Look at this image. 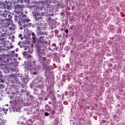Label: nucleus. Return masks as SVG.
Listing matches in <instances>:
<instances>
[{"instance_id":"nucleus-1","label":"nucleus","mask_w":125,"mask_h":125,"mask_svg":"<svg viewBox=\"0 0 125 125\" xmlns=\"http://www.w3.org/2000/svg\"><path fill=\"white\" fill-rule=\"evenodd\" d=\"M34 42L35 47L37 50V53L38 54V55L40 57H41L42 53L45 51L44 49L46 47L45 45L47 44V42L44 40V36H40L34 41Z\"/></svg>"},{"instance_id":"nucleus-2","label":"nucleus","mask_w":125,"mask_h":125,"mask_svg":"<svg viewBox=\"0 0 125 125\" xmlns=\"http://www.w3.org/2000/svg\"><path fill=\"white\" fill-rule=\"evenodd\" d=\"M29 22H31V20L25 15H23L20 17V20L18 21V24L19 26H23L25 28V23H28Z\"/></svg>"},{"instance_id":"nucleus-3","label":"nucleus","mask_w":125,"mask_h":125,"mask_svg":"<svg viewBox=\"0 0 125 125\" xmlns=\"http://www.w3.org/2000/svg\"><path fill=\"white\" fill-rule=\"evenodd\" d=\"M23 8H24L23 5L17 4L15 5L14 12L16 14H21L22 12V10H23Z\"/></svg>"},{"instance_id":"nucleus-4","label":"nucleus","mask_w":125,"mask_h":125,"mask_svg":"<svg viewBox=\"0 0 125 125\" xmlns=\"http://www.w3.org/2000/svg\"><path fill=\"white\" fill-rule=\"evenodd\" d=\"M2 7L4 9H8V10H11L12 8V5L9 1H4L2 3Z\"/></svg>"},{"instance_id":"nucleus-5","label":"nucleus","mask_w":125,"mask_h":125,"mask_svg":"<svg viewBox=\"0 0 125 125\" xmlns=\"http://www.w3.org/2000/svg\"><path fill=\"white\" fill-rule=\"evenodd\" d=\"M13 95L14 96V98H15V100L17 101H18V102H21V103L23 102V99L20 96V95H19V94L17 93V92H13Z\"/></svg>"},{"instance_id":"nucleus-6","label":"nucleus","mask_w":125,"mask_h":125,"mask_svg":"<svg viewBox=\"0 0 125 125\" xmlns=\"http://www.w3.org/2000/svg\"><path fill=\"white\" fill-rule=\"evenodd\" d=\"M42 67L43 71H48V70H49V65H48V64H46V63L44 62H42Z\"/></svg>"},{"instance_id":"nucleus-7","label":"nucleus","mask_w":125,"mask_h":125,"mask_svg":"<svg viewBox=\"0 0 125 125\" xmlns=\"http://www.w3.org/2000/svg\"><path fill=\"white\" fill-rule=\"evenodd\" d=\"M35 28L37 29V31H42V30H44V28L42 25V23L36 22L35 23Z\"/></svg>"},{"instance_id":"nucleus-8","label":"nucleus","mask_w":125,"mask_h":125,"mask_svg":"<svg viewBox=\"0 0 125 125\" xmlns=\"http://www.w3.org/2000/svg\"><path fill=\"white\" fill-rule=\"evenodd\" d=\"M32 11V12H31V13L32 14H33L34 17H38L40 15V13L38 11V9L36 7L33 9Z\"/></svg>"},{"instance_id":"nucleus-9","label":"nucleus","mask_w":125,"mask_h":125,"mask_svg":"<svg viewBox=\"0 0 125 125\" xmlns=\"http://www.w3.org/2000/svg\"><path fill=\"white\" fill-rule=\"evenodd\" d=\"M43 53H44V52H43L42 54V55L41 57H40V56L39 55V54L37 53V55L39 57V61H41V62H45L47 60L46 58L45 57H42V54H43Z\"/></svg>"},{"instance_id":"nucleus-10","label":"nucleus","mask_w":125,"mask_h":125,"mask_svg":"<svg viewBox=\"0 0 125 125\" xmlns=\"http://www.w3.org/2000/svg\"><path fill=\"white\" fill-rule=\"evenodd\" d=\"M37 80L38 83H41V84H43V83H44V79H43L42 77L38 76Z\"/></svg>"},{"instance_id":"nucleus-11","label":"nucleus","mask_w":125,"mask_h":125,"mask_svg":"<svg viewBox=\"0 0 125 125\" xmlns=\"http://www.w3.org/2000/svg\"><path fill=\"white\" fill-rule=\"evenodd\" d=\"M9 12L5 10L4 13L0 14V16H1V17H3V18H7V15H8Z\"/></svg>"},{"instance_id":"nucleus-12","label":"nucleus","mask_w":125,"mask_h":125,"mask_svg":"<svg viewBox=\"0 0 125 125\" xmlns=\"http://www.w3.org/2000/svg\"><path fill=\"white\" fill-rule=\"evenodd\" d=\"M17 93H18V94H19V95L20 96H22V95H23V94L26 93V91H25V90L24 89H21V90L20 91H16Z\"/></svg>"},{"instance_id":"nucleus-13","label":"nucleus","mask_w":125,"mask_h":125,"mask_svg":"<svg viewBox=\"0 0 125 125\" xmlns=\"http://www.w3.org/2000/svg\"><path fill=\"white\" fill-rule=\"evenodd\" d=\"M6 18H7L6 19V21H11V19L12 18V16L11 15V14H10V13H8Z\"/></svg>"},{"instance_id":"nucleus-14","label":"nucleus","mask_w":125,"mask_h":125,"mask_svg":"<svg viewBox=\"0 0 125 125\" xmlns=\"http://www.w3.org/2000/svg\"><path fill=\"white\" fill-rule=\"evenodd\" d=\"M14 20L15 22H19V20H20V15H15ZM19 20V21H18Z\"/></svg>"},{"instance_id":"nucleus-15","label":"nucleus","mask_w":125,"mask_h":125,"mask_svg":"<svg viewBox=\"0 0 125 125\" xmlns=\"http://www.w3.org/2000/svg\"><path fill=\"white\" fill-rule=\"evenodd\" d=\"M31 36L33 37L32 40L34 42L35 41L38 39L37 38V35H36V34H35V33H34V32H32L31 33Z\"/></svg>"},{"instance_id":"nucleus-16","label":"nucleus","mask_w":125,"mask_h":125,"mask_svg":"<svg viewBox=\"0 0 125 125\" xmlns=\"http://www.w3.org/2000/svg\"><path fill=\"white\" fill-rule=\"evenodd\" d=\"M21 82H25V83L29 81V80L26 76L25 77L24 76L21 77Z\"/></svg>"},{"instance_id":"nucleus-17","label":"nucleus","mask_w":125,"mask_h":125,"mask_svg":"<svg viewBox=\"0 0 125 125\" xmlns=\"http://www.w3.org/2000/svg\"><path fill=\"white\" fill-rule=\"evenodd\" d=\"M46 20H47V22H48L49 24H51V21H54V20L51 19V17H50L47 18Z\"/></svg>"},{"instance_id":"nucleus-18","label":"nucleus","mask_w":125,"mask_h":125,"mask_svg":"<svg viewBox=\"0 0 125 125\" xmlns=\"http://www.w3.org/2000/svg\"><path fill=\"white\" fill-rule=\"evenodd\" d=\"M34 18L35 19V21H41V20H42V17H34Z\"/></svg>"},{"instance_id":"nucleus-19","label":"nucleus","mask_w":125,"mask_h":125,"mask_svg":"<svg viewBox=\"0 0 125 125\" xmlns=\"http://www.w3.org/2000/svg\"><path fill=\"white\" fill-rule=\"evenodd\" d=\"M42 4L43 5H47L48 4V0H43L42 1Z\"/></svg>"},{"instance_id":"nucleus-20","label":"nucleus","mask_w":125,"mask_h":125,"mask_svg":"<svg viewBox=\"0 0 125 125\" xmlns=\"http://www.w3.org/2000/svg\"><path fill=\"white\" fill-rule=\"evenodd\" d=\"M39 35L40 36H45V35H47V33L46 32H43V31H39Z\"/></svg>"},{"instance_id":"nucleus-21","label":"nucleus","mask_w":125,"mask_h":125,"mask_svg":"<svg viewBox=\"0 0 125 125\" xmlns=\"http://www.w3.org/2000/svg\"><path fill=\"white\" fill-rule=\"evenodd\" d=\"M15 82L16 83H18V84H20V81L19 80V78H18V77H16L15 78Z\"/></svg>"},{"instance_id":"nucleus-22","label":"nucleus","mask_w":125,"mask_h":125,"mask_svg":"<svg viewBox=\"0 0 125 125\" xmlns=\"http://www.w3.org/2000/svg\"><path fill=\"white\" fill-rule=\"evenodd\" d=\"M35 5H27V8H29V9H30L31 10H33L34 8H35Z\"/></svg>"},{"instance_id":"nucleus-23","label":"nucleus","mask_w":125,"mask_h":125,"mask_svg":"<svg viewBox=\"0 0 125 125\" xmlns=\"http://www.w3.org/2000/svg\"><path fill=\"white\" fill-rule=\"evenodd\" d=\"M31 65H33V66H37V61H33L30 62Z\"/></svg>"},{"instance_id":"nucleus-24","label":"nucleus","mask_w":125,"mask_h":125,"mask_svg":"<svg viewBox=\"0 0 125 125\" xmlns=\"http://www.w3.org/2000/svg\"><path fill=\"white\" fill-rule=\"evenodd\" d=\"M6 50L5 49L2 48V46H0V53H1Z\"/></svg>"},{"instance_id":"nucleus-25","label":"nucleus","mask_w":125,"mask_h":125,"mask_svg":"<svg viewBox=\"0 0 125 125\" xmlns=\"http://www.w3.org/2000/svg\"><path fill=\"white\" fill-rule=\"evenodd\" d=\"M22 47H26V43L25 42H22L20 48H22Z\"/></svg>"},{"instance_id":"nucleus-26","label":"nucleus","mask_w":125,"mask_h":125,"mask_svg":"<svg viewBox=\"0 0 125 125\" xmlns=\"http://www.w3.org/2000/svg\"><path fill=\"white\" fill-rule=\"evenodd\" d=\"M44 11H45V13L46 14H48V13H49V12H50L49 10H48V8H47V7L44 8Z\"/></svg>"},{"instance_id":"nucleus-27","label":"nucleus","mask_w":125,"mask_h":125,"mask_svg":"<svg viewBox=\"0 0 125 125\" xmlns=\"http://www.w3.org/2000/svg\"><path fill=\"white\" fill-rule=\"evenodd\" d=\"M28 67H30V69H33V68H34V66L33 64H32L31 62H29L28 63Z\"/></svg>"},{"instance_id":"nucleus-28","label":"nucleus","mask_w":125,"mask_h":125,"mask_svg":"<svg viewBox=\"0 0 125 125\" xmlns=\"http://www.w3.org/2000/svg\"><path fill=\"white\" fill-rule=\"evenodd\" d=\"M54 15L53 14V13H49V12L46 15V17H50V16H53Z\"/></svg>"},{"instance_id":"nucleus-29","label":"nucleus","mask_w":125,"mask_h":125,"mask_svg":"<svg viewBox=\"0 0 125 125\" xmlns=\"http://www.w3.org/2000/svg\"><path fill=\"white\" fill-rule=\"evenodd\" d=\"M32 26V23H28L26 24H25V27H31Z\"/></svg>"},{"instance_id":"nucleus-30","label":"nucleus","mask_w":125,"mask_h":125,"mask_svg":"<svg viewBox=\"0 0 125 125\" xmlns=\"http://www.w3.org/2000/svg\"><path fill=\"white\" fill-rule=\"evenodd\" d=\"M52 100H53V101L54 102L56 101V98L55 97V96H54V95H53V96H52Z\"/></svg>"},{"instance_id":"nucleus-31","label":"nucleus","mask_w":125,"mask_h":125,"mask_svg":"<svg viewBox=\"0 0 125 125\" xmlns=\"http://www.w3.org/2000/svg\"><path fill=\"white\" fill-rule=\"evenodd\" d=\"M33 75L34 76H37V75H39V72L38 71H33L32 72Z\"/></svg>"},{"instance_id":"nucleus-32","label":"nucleus","mask_w":125,"mask_h":125,"mask_svg":"<svg viewBox=\"0 0 125 125\" xmlns=\"http://www.w3.org/2000/svg\"><path fill=\"white\" fill-rule=\"evenodd\" d=\"M4 124H5L4 120H1L0 125H4Z\"/></svg>"},{"instance_id":"nucleus-33","label":"nucleus","mask_w":125,"mask_h":125,"mask_svg":"<svg viewBox=\"0 0 125 125\" xmlns=\"http://www.w3.org/2000/svg\"><path fill=\"white\" fill-rule=\"evenodd\" d=\"M62 37V34H60L59 35L57 36V38L59 39V41H60V39H61V38Z\"/></svg>"},{"instance_id":"nucleus-34","label":"nucleus","mask_w":125,"mask_h":125,"mask_svg":"<svg viewBox=\"0 0 125 125\" xmlns=\"http://www.w3.org/2000/svg\"><path fill=\"white\" fill-rule=\"evenodd\" d=\"M10 31H14L15 30V27L14 26V27H9Z\"/></svg>"},{"instance_id":"nucleus-35","label":"nucleus","mask_w":125,"mask_h":125,"mask_svg":"<svg viewBox=\"0 0 125 125\" xmlns=\"http://www.w3.org/2000/svg\"><path fill=\"white\" fill-rule=\"evenodd\" d=\"M44 116H45V117H48L49 116V113H48V112H45L44 113Z\"/></svg>"},{"instance_id":"nucleus-36","label":"nucleus","mask_w":125,"mask_h":125,"mask_svg":"<svg viewBox=\"0 0 125 125\" xmlns=\"http://www.w3.org/2000/svg\"><path fill=\"white\" fill-rule=\"evenodd\" d=\"M5 87V86L3 84H0V88H4Z\"/></svg>"},{"instance_id":"nucleus-37","label":"nucleus","mask_w":125,"mask_h":125,"mask_svg":"<svg viewBox=\"0 0 125 125\" xmlns=\"http://www.w3.org/2000/svg\"><path fill=\"white\" fill-rule=\"evenodd\" d=\"M65 50L66 51H69V50H70V47H69V46H66L65 48Z\"/></svg>"},{"instance_id":"nucleus-38","label":"nucleus","mask_w":125,"mask_h":125,"mask_svg":"<svg viewBox=\"0 0 125 125\" xmlns=\"http://www.w3.org/2000/svg\"><path fill=\"white\" fill-rule=\"evenodd\" d=\"M22 55H23L24 57H26V56H27V52L24 51L22 52Z\"/></svg>"},{"instance_id":"nucleus-39","label":"nucleus","mask_w":125,"mask_h":125,"mask_svg":"<svg viewBox=\"0 0 125 125\" xmlns=\"http://www.w3.org/2000/svg\"><path fill=\"white\" fill-rule=\"evenodd\" d=\"M3 41H4V37L2 36V37L0 38V42H3Z\"/></svg>"},{"instance_id":"nucleus-40","label":"nucleus","mask_w":125,"mask_h":125,"mask_svg":"<svg viewBox=\"0 0 125 125\" xmlns=\"http://www.w3.org/2000/svg\"><path fill=\"white\" fill-rule=\"evenodd\" d=\"M30 94H31V93L30 92H26V96H27V97H29L30 96Z\"/></svg>"},{"instance_id":"nucleus-41","label":"nucleus","mask_w":125,"mask_h":125,"mask_svg":"<svg viewBox=\"0 0 125 125\" xmlns=\"http://www.w3.org/2000/svg\"><path fill=\"white\" fill-rule=\"evenodd\" d=\"M3 56L1 55H0V61H2Z\"/></svg>"},{"instance_id":"nucleus-42","label":"nucleus","mask_w":125,"mask_h":125,"mask_svg":"<svg viewBox=\"0 0 125 125\" xmlns=\"http://www.w3.org/2000/svg\"><path fill=\"white\" fill-rule=\"evenodd\" d=\"M3 77V75H2V72L0 70V78H2Z\"/></svg>"},{"instance_id":"nucleus-43","label":"nucleus","mask_w":125,"mask_h":125,"mask_svg":"<svg viewBox=\"0 0 125 125\" xmlns=\"http://www.w3.org/2000/svg\"><path fill=\"white\" fill-rule=\"evenodd\" d=\"M34 70L35 71V72H39V69H38V68L37 67H34Z\"/></svg>"},{"instance_id":"nucleus-44","label":"nucleus","mask_w":125,"mask_h":125,"mask_svg":"<svg viewBox=\"0 0 125 125\" xmlns=\"http://www.w3.org/2000/svg\"><path fill=\"white\" fill-rule=\"evenodd\" d=\"M27 57V59L28 58H32V55H31L30 54H28Z\"/></svg>"},{"instance_id":"nucleus-45","label":"nucleus","mask_w":125,"mask_h":125,"mask_svg":"<svg viewBox=\"0 0 125 125\" xmlns=\"http://www.w3.org/2000/svg\"><path fill=\"white\" fill-rule=\"evenodd\" d=\"M4 61L6 62H8V61H9V59H8V58H6V59L5 58V60Z\"/></svg>"},{"instance_id":"nucleus-46","label":"nucleus","mask_w":125,"mask_h":125,"mask_svg":"<svg viewBox=\"0 0 125 125\" xmlns=\"http://www.w3.org/2000/svg\"><path fill=\"white\" fill-rule=\"evenodd\" d=\"M36 23L35 24H32L31 25V27H32V28H36Z\"/></svg>"},{"instance_id":"nucleus-47","label":"nucleus","mask_w":125,"mask_h":125,"mask_svg":"<svg viewBox=\"0 0 125 125\" xmlns=\"http://www.w3.org/2000/svg\"><path fill=\"white\" fill-rule=\"evenodd\" d=\"M22 42L21 41H20V42H19L18 43V45H20V46L21 45V43H22Z\"/></svg>"},{"instance_id":"nucleus-48","label":"nucleus","mask_w":125,"mask_h":125,"mask_svg":"<svg viewBox=\"0 0 125 125\" xmlns=\"http://www.w3.org/2000/svg\"><path fill=\"white\" fill-rule=\"evenodd\" d=\"M41 15L42 16H44V15H45V13L44 12H42L41 13Z\"/></svg>"},{"instance_id":"nucleus-49","label":"nucleus","mask_w":125,"mask_h":125,"mask_svg":"<svg viewBox=\"0 0 125 125\" xmlns=\"http://www.w3.org/2000/svg\"><path fill=\"white\" fill-rule=\"evenodd\" d=\"M68 89H70V90H72V86L71 85L68 86Z\"/></svg>"},{"instance_id":"nucleus-50","label":"nucleus","mask_w":125,"mask_h":125,"mask_svg":"<svg viewBox=\"0 0 125 125\" xmlns=\"http://www.w3.org/2000/svg\"><path fill=\"white\" fill-rule=\"evenodd\" d=\"M47 71H45V74H44V76L45 77H47Z\"/></svg>"},{"instance_id":"nucleus-51","label":"nucleus","mask_w":125,"mask_h":125,"mask_svg":"<svg viewBox=\"0 0 125 125\" xmlns=\"http://www.w3.org/2000/svg\"><path fill=\"white\" fill-rule=\"evenodd\" d=\"M18 1H19V2H20L21 3H23V0H18Z\"/></svg>"},{"instance_id":"nucleus-52","label":"nucleus","mask_w":125,"mask_h":125,"mask_svg":"<svg viewBox=\"0 0 125 125\" xmlns=\"http://www.w3.org/2000/svg\"><path fill=\"white\" fill-rule=\"evenodd\" d=\"M30 87H31V88L34 87V83H32L30 84Z\"/></svg>"},{"instance_id":"nucleus-53","label":"nucleus","mask_w":125,"mask_h":125,"mask_svg":"<svg viewBox=\"0 0 125 125\" xmlns=\"http://www.w3.org/2000/svg\"><path fill=\"white\" fill-rule=\"evenodd\" d=\"M11 54H13V55H14L15 53V51H12L11 52Z\"/></svg>"},{"instance_id":"nucleus-54","label":"nucleus","mask_w":125,"mask_h":125,"mask_svg":"<svg viewBox=\"0 0 125 125\" xmlns=\"http://www.w3.org/2000/svg\"><path fill=\"white\" fill-rule=\"evenodd\" d=\"M23 28H24V26H20V30H23Z\"/></svg>"},{"instance_id":"nucleus-55","label":"nucleus","mask_w":125,"mask_h":125,"mask_svg":"<svg viewBox=\"0 0 125 125\" xmlns=\"http://www.w3.org/2000/svg\"><path fill=\"white\" fill-rule=\"evenodd\" d=\"M65 33H66V34H68V33H69V30L68 29H66L65 30Z\"/></svg>"},{"instance_id":"nucleus-56","label":"nucleus","mask_w":125,"mask_h":125,"mask_svg":"<svg viewBox=\"0 0 125 125\" xmlns=\"http://www.w3.org/2000/svg\"><path fill=\"white\" fill-rule=\"evenodd\" d=\"M29 98H34V96L32 95H30L29 96Z\"/></svg>"},{"instance_id":"nucleus-57","label":"nucleus","mask_w":125,"mask_h":125,"mask_svg":"<svg viewBox=\"0 0 125 125\" xmlns=\"http://www.w3.org/2000/svg\"><path fill=\"white\" fill-rule=\"evenodd\" d=\"M56 61H57V62H60V59H59V58H58Z\"/></svg>"},{"instance_id":"nucleus-58","label":"nucleus","mask_w":125,"mask_h":125,"mask_svg":"<svg viewBox=\"0 0 125 125\" xmlns=\"http://www.w3.org/2000/svg\"><path fill=\"white\" fill-rule=\"evenodd\" d=\"M21 85L22 86V88H25V85L22 84V83H21Z\"/></svg>"},{"instance_id":"nucleus-59","label":"nucleus","mask_w":125,"mask_h":125,"mask_svg":"<svg viewBox=\"0 0 125 125\" xmlns=\"http://www.w3.org/2000/svg\"><path fill=\"white\" fill-rule=\"evenodd\" d=\"M52 45H53V46L55 47L56 46V44L54 43L52 44Z\"/></svg>"},{"instance_id":"nucleus-60","label":"nucleus","mask_w":125,"mask_h":125,"mask_svg":"<svg viewBox=\"0 0 125 125\" xmlns=\"http://www.w3.org/2000/svg\"><path fill=\"white\" fill-rule=\"evenodd\" d=\"M108 66H109V67H112V66H113V64H112V63H109V64H108Z\"/></svg>"},{"instance_id":"nucleus-61","label":"nucleus","mask_w":125,"mask_h":125,"mask_svg":"<svg viewBox=\"0 0 125 125\" xmlns=\"http://www.w3.org/2000/svg\"><path fill=\"white\" fill-rule=\"evenodd\" d=\"M16 52H18V51H19V49L16 48Z\"/></svg>"},{"instance_id":"nucleus-62","label":"nucleus","mask_w":125,"mask_h":125,"mask_svg":"<svg viewBox=\"0 0 125 125\" xmlns=\"http://www.w3.org/2000/svg\"><path fill=\"white\" fill-rule=\"evenodd\" d=\"M39 87H41V88H42V85H39Z\"/></svg>"},{"instance_id":"nucleus-63","label":"nucleus","mask_w":125,"mask_h":125,"mask_svg":"<svg viewBox=\"0 0 125 125\" xmlns=\"http://www.w3.org/2000/svg\"><path fill=\"white\" fill-rule=\"evenodd\" d=\"M15 55L16 57H18V54H15Z\"/></svg>"},{"instance_id":"nucleus-64","label":"nucleus","mask_w":125,"mask_h":125,"mask_svg":"<svg viewBox=\"0 0 125 125\" xmlns=\"http://www.w3.org/2000/svg\"><path fill=\"white\" fill-rule=\"evenodd\" d=\"M103 123L104 124H105V123H106V121H105V120H103Z\"/></svg>"}]
</instances>
